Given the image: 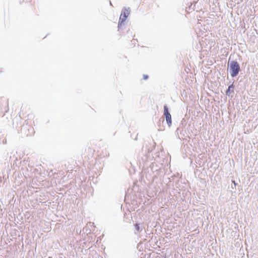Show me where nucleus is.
Returning a JSON list of instances; mask_svg holds the SVG:
<instances>
[{"instance_id":"f257e3e1","label":"nucleus","mask_w":258,"mask_h":258,"mask_svg":"<svg viewBox=\"0 0 258 258\" xmlns=\"http://www.w3.org/2000/svg\"><path fill=\"white\" fill-rule=\"evenodd\" d=\"M130 14V10L127 9H123L122 11L121 14L120 16L118 24V30L120 31L122 29L124 25V22L125 21L126 18Z\"/></svg>"},{"instance_id":"f03ea898","label":"nucleus","mask_w":258,"mask_h":258,"mask_svg":"<svg viewBox=\"0 0 258 258\" xmlns=\"http://www.w3.org/2000/svg\"><path fill=\"white\" fill-rule=\"evenodd\" d=\"M240 71V67L236 61H232L230 63V71L231 76L234 77L236 76Z\"/></svg>"},{"instance_id":"423d86ee","label":"nucleus","mask_w":258,"mask_h":258,"mask_svg":"<svg viewBox=\"0 0 258 258\" xmlns=\"http://www.w3.org/2000/svg\"><path fill=\"white\" fill-rule=\"evenodd\" d=\"M143 77H144V79H145V80H146V79H147L148 78V76L147 75H144L143 76Z\"/></svg>"},{"instance_id":"39448f33","label":"nucleus","mask_w":258,"mask_h":258,"mask_svg":"<svg viewBox=\"0 0 258 258\" xmlns=\"http://www.w3.org/2000/svg\"><path fill=\"white\" fill-rule=\"evenodd\" d=\"M135 227H136V229L139 231H140V226H139V225L138 224H136L135 225Z\"/></svg>"},{"instance_id":"7ed1b4c3","label":"nucleus","mask_w":258,"mask_h":258,"mask_svg":"<svg viewBox=\"0 0 258 258\" xmlns=\"http://www.w3.org/2000/svg\"><path fill=\"white\" fill-rule=\"evenodd\" d=\"M164 114L166 116V120L169 126H170L172 123L171 115L168 111L166 106H164Z\"/></svg>"},{"instance_id":"0eeeda50","label":"nucleus","mask_w":258,"mask_h":258,"mask_svg":"<svg viewBox=\"0 0 258 258\" xmlns=\"http://www.w3.org/2000/svg\"><path fill=\"white\" fill-rule=\"evenodd\" d=\"M232 182L234 183V184L235 185H236V184L234 181H233Z\"/></svg>"},{"instance_id":"20e7f679","label":"nucleus","mask_w":258,"mask_h":258,"mask_svg":"<svg viewBox=\"0 0 258 258\" xmlns=\"http://www.w3.org/2000/svg\"><path fill=\"white\" fill-rule=\"evenodd\" d=\"M234 85L233 84L230 85L228 87V89L226 91V94L227 95H229L230 93V92H233L234 91Z\"/></svg>"}]
</instances>
